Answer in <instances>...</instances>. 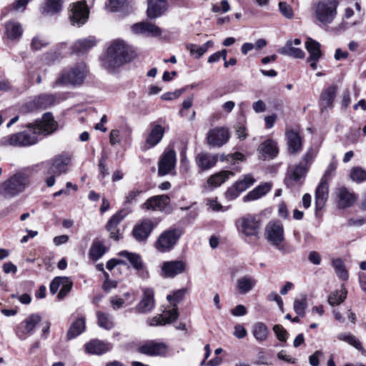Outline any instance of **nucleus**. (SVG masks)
<instances>
[{
	"instance_id": "nucleus-2",
	"label": "nucleus",
	"mask_w": 366,
	"mask_h": 366,
	"mask_svg": "<svg viewBox=\"0 0 366 366\" xmlns=\"http://www.w3.org/2000/svg\"><path fill=\"white\" fill-rule=\"evenodd\" d=\"M134 56V51L124 41L115 40L107 49L103 64L108 69L118 67L130 61Z\"/></svg>"
},
{
	"instance_id": "nucleus-60",
	"label": "nucleus",
	"mask_w": 366,
	"mask_h": 366,
	"mask_svg": "<svg viewBox=\"0 0 366 366\" xmlns=\"http://www.w3.org/2000/svg\"><path fill=\"white\" fill-rule=\"evenodd\" d=\"M72 282L66 277V282L64 281V285H61L60 291L57 295L59 300H62L71 290Z\"/></svg>"
},
{
	"instance_id": "nucleus-61",
	"label": "nucleus",
	"mask_w": 366,
	"mask_h": 366,
	"mask_svg": "<svg viewBox=\"0 0 366 366\" xmlns=\"http://www.w3.org/2000/svg\"><path fill=\"white\" fill-rule=\"evenodd\" d=\"M230 9V6L227 0H222L220 2V4H213L212 7V12L219 13V12H227Z\"/></svg>"
},
{
	"instance_id": "nucleus-51",
	"label": "nucleus",
	"mask_w": 366,
	"mask_h": 366,
	"mask_svg": "<svg viewBox=\"0 0 366 366\" xmlns=\"http://www.w3.org/2000/svg\"><path fill=\"white\" fill-rule=\"evenodd\" d=\"M36 98V101L38 102L39 109H46L52 104H54L55 102V98L53 95L51 94H42Z\"/></svg>"
},
{
	"instance_id": "nucleus-8",
	"label": "nucleus",
	"mask_w": 366,
	"mask_h": 366,
	"mask_svg": "<svg viewBox=\"0 0 366 366\" xmlns=\"http://www.w3.org/2000/svg\"><path fill=\"white\" fill-rule=\"evenodd\" d=\"M230 137L226 127H215L210 129L207 136V144L212 147H220L227 143Z\"/></svg>"
},
{
	"instance_id": "nucleus-4",
	"label": "nucleus",
	"mask_w": 366,
	"mask_h": 366,
	"mask_svg": "<svg viewBox=\"0 0 366 366\" xmlns=\"http://www.w3.org/2000/svg\"><path fill=\"white\" fill-rule=\"evenodd\" d=\"M28 184L29 181L26 176L15 174L0 184V194L5 198L13 197L22 192Z\"/></svg>"
},
{
	"instance_id": "nucleus-5",
	"label": "nucleus",
	"mask_w": 366,
	"mask_h": 366,
	"mask_svg": "<svg viewBox=\"0 0 366 366\" xmlns=\"http://www.w3.org/2000/svg\"><path fill=\"white\" fill-rule=\"evenodd\" d=\"M182 234L180 228H170L162 232L155 242L156 249L160 252L171 251Z\"/></svg>"
},
{
	"instance_id": "nucleus-44",
	"label": "nucleus",
	"mask_w": 366,
	"mask_h": 366,
	"mask_svg": "<svg viewBox=\"0 0 366 366\" xmlns=\"http://www.w3.org/2000/svg\"><path fill=\"white\" fill-rule=\"evenodd\" d=\"M98 325L105 330H111L114 327L112 317L107 313L98 312L97 313Z\"/></svg>"
},
{
	"instance_id": "nucleus-6",
	"label": "nucleus",
	"mask_w": 366,
	"mask_h": 366,
	"mask_svg": "<svg viewBox=\"0 0 366 366\" xmlns=\"http://www.w3.org/2000/svg\"><path fill=\"white\" fill-rule=\"evenodd\" d=\"M87 74L86 66L84 63H81L73 67L69 71H64L56 79V84H68L74 86L81 84Z\"/></svg>"
},
{
	"instance_id": "nucleus-10",
	"label": "nucleus",
	"mask_w": 366,
	"mask_h": 366,
	"mask_svg": "<svg viewBox=\"0 0 366 366\" xmlns=\"http://www.w3.org/2000/svg\"><path fill=\"white\" fill-rule=\"evenodd\" d=\"M238 230L247 237L257 236L259 232V222L256 219L247 215L239 218L237 222Z\"/></svg>"
},
{
	"instance_id": "nucleus-46",
	"label": "nucleus",
	"mask_w": 366,
	"mask_h": 366,
	"mask_svg": "<svg viewBox=\"0 0 366 366\" xmlns=\"http://www.w3.org/2000/svg\"><path fill=\"white\" fill-rule=\"evenodd\" d=\"M255 182L254 178L251 174H246L242 179L235 182V187L239 192H244Z\"/></svg>"
},
{
	"instance_id": "nucleus-62",
	"label": "nucleus",
	"mask_w": 366,
	"mask_h": 366,
	"mask_svg": "<svg viewBox=\"0 0 366 366\" xmlns=\"http://www.w3.org/2000/svg\"><path fill=\"white\" fill-rule=\"evenodd\" d=\"M29 1V0H16L10 6V7L7 8L6 9H11L14 11H24L25 10Z\"/></svg>"
},
{
	"instance_id": "nucleus-50",
	"label": "nucleus",
	"mask_w": 366,
	"mask_h": 366,
	"mask_svg": "<svg viewBox=\"0 0 366 366\" xmlns=\"http://www.w3.org/2000/svg\"><path fill=\"white\" fill-rule=\"evenodd\" d=\"M350 178L355 182H362L366 179V171L360 167H355L351 169Z\"/></svg>"
},
{
	"instance_id": "nucleus-55",
	"label": "nucleus",
	"mask_w": 366,
	"mask_h": 366,
	"mask_svg": "<svg viewBox=\"0 0 366 366\" xmlns=\"http://www.w3.org/2000/svg\"><path fill=\"white\" fill-rule=\"evenodd\" d=\"M273 330L277 339L282 342H286L288 338V333L287 330L281 325H275L273 327Z\"/></svg>"
},
{
	"instance_id": "nucleus-36",
	"label": "nucleus",
	"mask_w": 366,
	"mask_h": 366,
	"mask_svg": "<svg viewBox=\"0 0 366 366\" xmlns=\"http://www.w3.org/2000/svg\"><path fill=\"white\" fill-rule=\"evenodd\" d=\"M256 280L249 275L239 277L237 281V287L240 294H246L250 292L256 285Z\"/></svg>"
},
{
	"instance_id": "nucleus-31",
	"label": "nucleus",
	"mask_w": 366,
	"mask_h": 366,
	"mask_svg": "<svg viewBox=\"0 0 366 366\" xmlns=\"http://www.w3.org/2000/svg\"><path fill=\"white\" fill-rule=\"evenodd\" d=\"M272 189V184L266 182L262 184H259L254 189L248 192L244 197L243 201L244 202L255 201L266 194H267Z\"/></svg>"
},
{
	"instance_id": "nucleus-32",
	"label": "nucleus",
	"mask_w": 366,
	"mask_h": 366,
	"mask_svg": "<svg viewBox=\"0 0 366 366\" xmlns=\"http://www.w3.org/2000/svg\"><path fill=\"white\" fill-rule=\"evenodd\" d=\"M288 150L291 154H296L302 150V140L298 132L288 130L286 132Z\"/></svg>"
},
{
	"instance_id": "nucleus-1",
	"label": "nucleus",
	"mask_w": 366,
	"mask_h": 366,
	"mask_svg": "<svg viewBox=\"0 0 366 366\" xmlns=\"http://www.w3.org/2000/svg\"><path fill=\"white\" fill-rule=\"evenodd\" d=\"M57 124L50 113L43 115L41 120L34 124H29L26 128L29 130L17 132L11 135L4 137L0 140L1 146H11L15 147H29L39 142V136L51 134L56 129Z\"/></svg>"
},
{
	"instance_id": "nucleus-41",
	"label": "nucleus",
	"mask_w": 366,
	"mask_h": 366,
	"mask_svg": "<svg viewBox=\"0 0 366 366\" xmlns=\"http://www.w3.org/2000/svg\"><path fill=\"white\" fill-rule=\"evenodd\" d=\"M252 334L257 341L263 342L267 340L269 330L264 323L257 322L252 327Z\"/></svg>"
},
{
	"instance_id": "nucleus-11",
	"label": "nucleus",
	"mask_w": 366,
	"mask_h": 366,
	"mask_svg": "<svg viewBox=\"0 0 366 366\" xmlns=\"http://www.w3.org/2000/svg\"><path fill=\"white\" fill-rule=\"evenodd\" d=\"M179 317L178 307L167 308L162 314L158 315L147 320L148 324L152 326H163L175 322Z\"/></svg>"
},
{
	"instance_id": "nucleus-20",
	"label": "nucleus",
	"mask_w": 366,
	"mask_h": 366,
	"mask_svg": "<svg viewBox=\"0 0 366 366\" xmlns=\"http://www.w3.org/2000/svg\"><path fill=\"white\" fill-rule=\"evenodd\" d=\"M41 320V317L37 314H32L27 317L19 325L17 334L19 337L24 340L26 335L31 333L37 324Z\"/></svg>"
},
{
	"instance_id": "nucleus-30",
	"label": "nucleus",
	"mask_w": 366,
	"mask_h": 366,
	"mask_svg": "<svg viewBox=\"0 0 366 366\" xmlns=\"http://www.w3.org/2000/svg\"><path fill=\"white\" fill-rule=\"evenodd\" d=\"M5 35L12 41L19 40L23 34L21 24L14 20L8 21L4 24Z\"/></svg>"
},
{
	"instance_id": "nucleus-26",
	"label": "nucleus",
	"mask_w": 366,
	"mask_h": 366,
	"mask_svg": "<svg viewBox=\"0 0 366 366\" xmlns=\"http://www.w3.org/2000/svg\"><path fill=\"white\" fill-rule=\"evenodd\" d=\"M218 160L217 154L201 152L195 158V162L201 171H205L213 167Z\"/></svg>"
},
{
	"instance_id": "nucleus-57",
	"label": "nucleus",
	"mask_w": 366,
	"mask_h": 366,
	"mask_svg": "<svg viewBox=\"0 0 366 366\" xmlns=\"http://www.w3.org/2000/svg\"><path fill=\"white\" fill-rule=\"evenodd\" d=\"M187 49L189 51L190 54L196 58H199L205 53V48L197 44H189L187 45Z\"/></svg>"
},
{
	"instance_id": "nucleus-58",
	"label": "nucleus",
	"mask_w": 366,
	"mask_h": 366,
	"mask_svg": "<svg viewBox=\"0 0 366 366\" xmlns=\"http://www.w3.org/2000/svg\"><path fill=\"white\" fill-rule=\"evenodd\" d=\"M64 281L66 282V277H55L50 284V292L52 294L56 293L58 290L61 289V285H64Z\"/></svg>"
},
{
	"instance_id": "nucleus-59",
	"label": "nucleus",
	"mask_w": 366,
	"mask_h": 366,
	"mask_svg": "<svg viewBox=\"0 0 366 366\" xmlns=\"http://www.w3.org/2000/svg\"><path fill=\"white\" fill-rule=\"evenodd\" d=\"M279 9L281 14L287 19H292L293 17V11L292 7L286 2H280Z\"/></svg>"
},
{
	"instance_id": "nucleus-49",
	"label": "nucleus",
	"mask_w": 366,
	"mask_h": 366,
	"mask_svg": "<svg viewBox=\"0 0 366 366\" xmlns=\"http://www.w3.org/2000/svg\"><path fill=\"white\" fill-rule=\"evenodd\" d=\"M185 295V290L181 289L174 291L172 294L167 296V300L171 307H177V304L183 299Z\"/></svg>"
},
{
	"instance_id": "nucleus-16",
	"label": "nucleus",
	"mask_w": 366,
	"mask_h": 366,
	"mask_svg": "<svg viewBox=\"0 0 366 366\" xmlns=\"http://www.w3.org/2000/svg\"><path fill=\"white\" fill-rule=\"evenodd\" d=\"M307 171V167L302 164L289 170L285 180L287 186L290 188L300 186L303 182Z\"/></svg>"
},
{
	"instance_id": "nucleus-43",
	"label": "nucleus",
	"mask_w": 366,
	"mask_h": 366,
	"mask_svg": "<svg viewBox=\"0 0 366 366\" xmlns=\"http://www.w3.org/2000/svg\"><path fill=\"white\" fill-rule=\"evenodd\" d=\"M337 339L340 341L348 343L358 350H362L363 349L360 341L351 333H340L337 335Z\"/></svg>"
},
{
	"instance_id": "nucleus-18",
	"label": "nucleus",
	"mask_w": 366,
	"mask_h": 366,
	"mask_svg": "<svg viewBox=\"0 0 366 366\" xmlns=\"http://www.w3.org/2000/svg\"><path fill=\"white\" fill-rule=\"evenodd\" d=\"M87 353L95 355H102L113 348L112 343L99 339H93L84 345Z\"/></svg>"
},
{
	"instance_id": "nucleus-63",
	"label": "nucleus",
	"mask_w": 366,
	"mask_h": 366,
	"mask_svg": "<svg viewBox=\"0 0 366 366\" xmlns=\"http://www.w3.org/2000/svg\"><path fill=\"white\" fill-rule=\"evenodd\" d=\"M48 42L45 39L36 36L32 39L31 47L33 50L37 51L46 46Z\"/></svg>"
},
{
	"instance_id": "nucleus-35",
	"label": "nucleus",
	"mask_w": 366,
	"mask_h": 366,
	"mask_svg": "<svg viewBox=\"0 0 366 366\" xmlns=\"http://www.w3.org/2000/svg\"><path fill=\"white\" fill-rule=\"evenodd\" d=\"M305 48L309 53L308 60H320L322 56L321 44L312 38H307Z\"/></svg>"
},
{
	"instance_id": "nucleus-52",
	"label": "nucleus",
	"mask_w": 366,
	"mask_h": 366,
	"mask_svg": "<svg viewBox=\"0 0 366 366\" xmlns=\"http://www.w3.org/2000/svg\"><path fill=\"white\" fill-rule=\"evenodd\" d=\"M307 305V300L306 297H304L300 299L295 300L293 308L296 314L302 317L305 315V309Z\"/></svg>"
},
{
	"instance_id": "nucleus-29",
	"label": "nucleus",
	"mask_w": 366,
	"mask_h": 366,
	"mask_svg": "<svg viewBox=\"0 0 366 366\" xmlns=\"http://www.w3.org/2000/svg\"><path fill=\"white\" fill-rule=\"evenodd\" d=\"M329 186L325 180H322L315 192L316 210L322 209L328 198Z\"/></svg>"
},
{
	"instance_id": "nucleus-33",
	"label": "nucleus",
	"mask_w": 366,
	"mask_h": 366,
	"mask_svg": "<svg viewBox=\"0 0 366 366\" xmlns=\"http://www.w3.org/2000/svg\"><path fill=\"white\" fill-rule=\"evenodd\" d=\"M153 229V224L149 219H144L140 224L137 225L133 230V235L136 239L142 241L146 239Z\"/></svg>"
},
{
	"instance_id": "nucleus-12",
	"label": "nucleus",
	"mask_w": 366,
	"mask_h": 366,
	"mask_svg": "<svg viewBox=\"0 0 366 366\" xmlns=\"http://www.w3.org/2000/svg\"><path fill=\"white\" fill-rule=\"evenodd\" d=\"M164 133L165 128L163 126L156 122L152 123L145 139L144 149H149L157 145L162 141Z\"/></svg>"
},
{
	"instance_id": "nucleus-54",
	"label": "nucleus",
	"mask_w": 366,
	"mask_h": 366,
	"mask_svg": "<svg viewBox=\"0 0 366 366\" xmlns=\"http://www.w3.org/2000/svg\"><path fill=\"white\" fill-rule=\"evenodd\" d=\"M142 193V190L134 189L129 191L125 195L124 205L127 206L137 202V197Z\"/></svg>"
},
{
	"instance_id": "nucleus-15",
	"label": "nucleus",
	"mask_w": 366,
	"mask_h": 366,
	"mask_svg": "<svg viewBox=\"0 0 366 366\" xmlns=\"http://www.w3.org/2000/svg\"><path fill=\"white\" fill-rule=\"evenodd\" d=\"M71 162V157L68 154H61L51 159L48 169V174L57 176L66 173L68 171Z\"/></svg>"
},
{
	"instance_id": "nucleus-14",
	"label": "nucleus",
	"mask_w": 366,
	"mask_h": 366,
	"mask_svg": "<svg viewBox=\"0 0 366 366\" xmlns=\"http://www.w3.org/2000/svg\"><path fill=\"white\" fill-rule=\"evenodd\" d=\"M138 351L148 356H165L168 351V346L164 342L148 341L142 345Z\"/></svg>"
},
{
	"instance_id": "nucleus-7",
	"label": "nucleus",
	"mask_w": 366,
	"mask_h": 366,
	"mask_svg": "<svg viewBox=\"0 0 366 366\" xmlns=\"http://www.w3.org/2000/svg\"><path fill=\"white\" fill-rule=\"evenodd\" d=\"M177 162L176 152L172 148H167L158 162V174L164 176L172 172Z\"/></svg>"
},
{
	"instance_id": "nucleus-37",
	"label": "nucleus",
	"mask_w": 366,
	"mask_h": 366,
	"mask_svg": "<svg viewBox=\"0 0 366 366\" xmlns=\"http://www.w3.org/2000/svg\"><path fill=\"white\" fill-rule=\"evenodd\" d=\"M85 321L84 317H80L71 324L66 334L69 340L75 338L85 330Z\"/></svg>"
},
{
	"instance_id": "nucleus-24",
	"label": "nucleus",
	"mask_w": 366,
	"mask_h": 366,
	"mask_svg": "<svg viewBox=\"0 0 366 366\" xmlns=\"http://www.w3.org/2000/svg\"><path fill=\"white\" fill-rule=\"evenodd\" d=\"M336 194L338 198V207L340 208L350 207L352 206L357 200V197L355 193L345 187L338 188Z\"/></svg>"
},
{
	"instance_id": "nucleus-34",
	"label": "nucleus",
	"mask_w": 366,
	"mask_h": 366,
	"mask_svg": "<svg viewBox=\"0 0 366 366\" xmlns=\"http://www.w3.org/2000/svg\"><path fill=\"white\" fill-rule=\"evenodd\" d=\"M94 36H89L76 41L72 46L73 51L76 54L84 53L97 44Z\"/></svg>"
},
{
	"instance_id": "nucleus-19",
	"label": "nucleus",
	"mask_w": 366,
	"mask_h": 366,
	"mask_svg": "<svg viewBox=\"0 0 366 366\" xmlns=\"http://www.w3.org/2000/svg\"><path fill=\"white\" fill-rule=\"evenodd\" d=\"M300 44L301 40L300 39L288 40L284 46L278 49V53L296 59H303L305 54L302 49L297 47Z\"/></svg>"
},
{
	"instance_id": "nucleus-53",
	"label": "nucleus",
	"mask_w": 366,
	"mask_h": 366,
	"mask_svg": "<svg viewBox=\"0 0 366 366\" xmlns=\"http://www.w3.org/2000/svg\"><path fill=\"white\" fill-rule=\"evenodd\" d=\"M37 109H40L36 101V98H34L33 100L23 104L19 109V113L21 114H26Z\"/></svg>"
},
{
	"instance_id": "nucleus-40",
	"label": "nucleus",
	"mask_w": 366,
	"mask_h": 366,
	"mask_svg": "<svg viewBox=\"0 0 366 366\" xmlns=\"http://www.w3.org/2000/svg\"><path fill=\"white\" fill-rule=\"evenodd\" d=\"M119 256L127 259L134 269L137 270L142 269L143 263L139 254L127 251H122L119 253Z\"/></svg>"
},
{
	"instance_id": "nucleus-47",
	"label": "nucleus",
	"mask_w": 366,
	"mask_h": 366,
	"mask_svg": "<svg viewBox=\"0 0 366 366\" xmlns=\"http://www.w3.org/2000/svg\"><path fill=\"white\" fill-rule=\"evenodd\" d=\"M332 265L335 269V272L339 278L346 280L348 278V272L345 269L343 261L340 259H334L332 260Z\"/></svg>"
},
{
	"instance_id": "nucleus-23",
	"label": "nucleus",
	"mask_w": 366,
	"mask_h": 366,
	"mask_svg": "<svg viewBox=\"0 0 366 366\" xmlns=\"http://www.w3.org/2000/svg\"><path fill=\"white\" fill-rule=\"evenodd\" d=\"M143 297L137 305L139 312L145 313L150 312L154 307V292L152 288H143Z\"/></svg>"
},
{
	"instance_id": "nucleus-27",
	"label": "nucleus",
	"mask_w": 366,
	"mask_h": 366,
	"mask_svg": "<svg viewBox=\"0 0 366 366\" xmlns=\"http://www.w3.org/2000/svg\"><path fill=\"white\" fill-rule=\"evenodd\" d=\"M167 9V0H149L147 14L149 19H156L161 16Z\"/></svg>"
},
{
	"instance_id": "nucleus-13",
	"label": "nucleus",
	"mask_w": 366,
	"mask_h": 366,
	"mask_svg": "<svg viewBox=\"0 0 366 366\" xmlns=\"http://www.w3.org/2000/svg\"><path fill=\"white\" fill-rule=\"evenodd\" d=\"M187 264L182 260L164 262L161 267V275L165 278H173L184 272Z\"/></svg>"
},
{
	"instance_id": "nucleus-56",
	"label": "nucleus",
	"mask_w": 366,
	"mask_h": 366,
	"mask_svg": "<svg viewBox=\"0 0 366 366\" xmlns=\"http://www.w3.org/2000/svg\"><path fill=\"white\" fill-rule=\"evenodd\" d=\"M109 3L107 4L108 9L114 12L119 11L124 7L127 4L128 0H108Z\"/></svg>"
},
{
	"instance_id": "nucleus-48",
	"label": "nucleus",
	"mask_w": 366,
	"mask_h": 366,
	"mask_svg": "<svg viewBox=\"0 0 366 366\" xmlns=\"http://www.w3.org/2000/svg\"><path fill=\"white\" fill-rule=\"evenodd\" d=\"M106 252V248L100 242H94L89 249V257L93 260L101 258Z\"/></svg>"
},
{
	"instance_id": "nucleus-17",
	"label": "nucleus",
	"mask_w": 366,
	"mask_h": 366,
	"mask_svg": "<svg viewBox=\"0 0 366 366\" xmlns=\"http://www.w3.org/2000/svg\"><path fill=\"white\" fill-rule=\"evenodd\" d=\"M265 234L268 241L278 246L284 239V229L279 222H269L266 226Z\"/></svg>"
},
{
	"instance_id": "nucleus-22",
	"label": "nucleus",
	"mask_w": 366,
	"mask_h": 366,
	"mask_svg": "<svg viewBox=\"0 0 366 366\" xmlns=\"http://www.w3.org/2000/svg\"><path fill=\"white\" fill-rule=\"evenodd\" d=\"M169 203V197L167 195H157L148 199L143 204L142 208L147 210L163 211Z\"/></svg>"
},
{
	"instance_id": "nucleus-64",
	"label": "nucleus",
	"mask_w": 366,
	"mask_h": 366,
	"mask_svg": "<svg viewBox=\"0 0 366 366\" xmlns=\"http://www.w3.org/2000/svg\"><path fill=\"white\" fill-rule=\"evenodd\" d=\"M193 104V98L189 97L185 99L182 102V109L179 112V115L180 117H186V110L190 109L192 107Z\"/></svg>"
},
{
	"instance_id": "nucleus-39",
	"label": "nucleus",
	"mask_w": 366,
	"mask_h": 366,
	"mask_svg": "<svg viewBox=\"0 0 366 366\" xmlns=\"http://www.w3.org/2000/svg\"><path fill=\"white\" fill-rule=\"evenodd\" d=\"M234 173L230 171H222L211 176L208 179L207 183L210 186L217 187H219L222 184H223Z\"/></svg>"
},
{
	"instance_id": "nucleus-45",
	"label": "nucleus",
	"mask_w": 366,
	"mask_h": 366,
	"mask_svg": "<svg viewBox=\"0 0 366 366\" xmlns=\"http://www.w3.org/2000/svg\"><path fill=\"white\" fill-rule=\"evenodd\" d=\"M61 0H46L44 12L47 14L53 15L59 12L61 9Z\"/></svg>"
},
{
	"instance_id": "nucleus-42",
	"label": "nucleus",
	"mask_w": 366,
	"mask_h": 366,
	"mask_svg": "<svg viewBox=\"0 0 366 366\" xmlns=\"http://www.w3.org/2000/svg\"><path fill=\"white\" fill-rule=\"evenodd\" d=\"M347 291L344 287L331 292L328 296V303L331 306L338 305L343 302L347 297Z\"/></svg>"
},
{
	"instance_id": "nucleus-28",
	"label": "nucleus",
	"mask_w": 366,
	"mask_h": 366,
	"mask_svg": "<svg viewBox=\"0 0 366 366\" xmlns=\"http://www.w3.org/2000/svg\"><path fill=\"white\" fill-rule=\"evenodd\" d=\"M130 212L129 210H121L114 214L107 223V229L110 232L112 238L117 240L120 238L117 225Z\"/></svg>"
},
{
	"instance_id": "nucleus-38",
	"label": "nucleus",
	"mask_w": 366,
	"mask_h": 366,
	"mask_svg": "<svg viewBox=\"0 0 366 366\" xmlns=\"http://www.w3.org/2000/svg\"><path fill=\"white\" fill-rule=\"evenodd\" d=\"M337 91V86H330L326 88L321 94L322 107L325 109L332 107L334 99Z\"/></svg>"
},
{
	"instance_id": "nucleus-21",
	"label": "nucleus",
	"mask_w": 366,
	"mask_h": 366,
	"mask_svg": "<svg viewBox=\"0 0 366 366\" xmlns=\"http://www.w3.org/2000/svg\"><path fill=\"white\" fill-rule=\"evenodd\" d=\"M131 29L135 34H147L151 36H158L162 34L159 27L150 22H139L132 26Z\"/></svg>"
},
{
	"instance_id": "nucleus-3",
	"label": "nucleus",
	"mask_w": 366,
	"mask_h": 366,
	"mask_svg": "<svg viewBox=\"0 0 366 366\" xmlns=\"http://www.w3.org/2000/svg\"><path fill=\"white\" fill-rule=\"evenodd\" d=\"M338 4V0H320L315 3V22L319 26L331 24L337 16Z\"/></svg>"
},
{
	"instance_id": "nucleus-25",
	"label": "nucleus",
	"mask_w": 366,
	"mask_h": 366,
	"mask_svg": "<svg viewBox=\"0 0 366 366\" xmlns=\"http://www.w3.org/2000/svg\"><path fill=\"white\" fill-rule=\"evenodd\" d=\"M258 152L264 159H274L279 153L277 143L274 139H268L259 146Z\"/></svg>"
},
{
	"instance_id": "nucleus-9",
	"label": "nucleus",
	"mask_w": 366,
	"mask_h": 366,
	"mask_svg": "<svg viewBox=\"0 0 366 366\" xmlns=\"http://www.w3.org/2000/svg\"><path fill=\"white\" fill-rule=\"evenodd\" d=\"M89 9L84 2H76L71 6L69 19L72 25L81 26L89 18Z\"/></svg>"
}]
</instances>
